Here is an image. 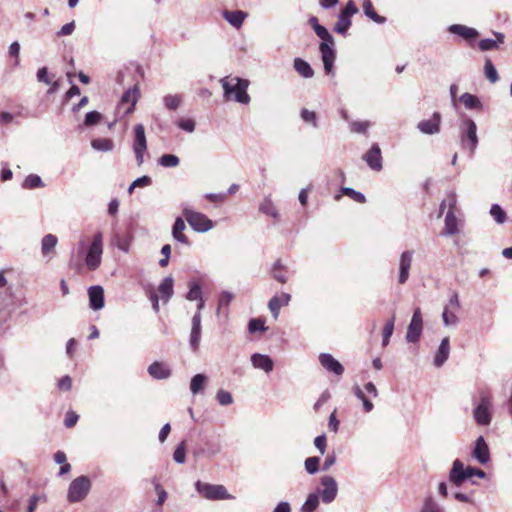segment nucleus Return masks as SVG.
<instances>
[{
	"label": "nucleus",
	"mask_w": 512,
	"mask_h": 512,
	"mask_svg": "<svg viewBox=\"0 0 512 512\" xmlns=\"http://www.w3.org/2000/svg\"><path fill=\"white\" fill-rule=\"evenodd\" d=\"M226 100L233 99L241 104H248L250 96L247 93L249 81L239 77H224L220 80Z\"/></svg>",
	"instance_id": "f257e3e1"
},
{
	"label": "nucleus",
	"mask_w": 512,
	"mask_h": 512,
	"mask_svg": "<svg viewBox=\"0 0 512 512\" xmlns=\"http://www.w3.org/2000/svg\"><path fill=\"white\" fill-rule=\"evenodd\" d=\"M460 143L470 156H473L478 146L477 125L471 118H466L460 124Z\"/></svg>",
	"instance_id": "f03ea898"
},
{
	"label": "nucleus",
	"mask_w": 512,
	"mask_h": 512,
	"mask_svg": "<svg viewBox=\"0 0 512 512\" xmlns=\"http://www.w3.org/2000/svg\"><path fill=\"white\" fill-rule=\"evenodd\" d=\"M182 214L190 227L196 232L205 233L211 230L214 226L213 221L205 214L194 211L187 206L182 208Z\"/></svg>",
	"instance_id": "7ed1b4c3"
},
{
	"label": "nucleus",
	"mask_w": 512,
	"mask_h": 512,
	"mask_svg": "<svg viewBox=\"0 0 512 512\" xmlns=\"http://www.w3.org/2000/svg\"><path fill=\"white\" fill-rule=\"evenodd\" d=\"M91 480L87 476L75 478L69 485L67 500L70 503H77L84 500L91 490Z\"/></svg>",
	"instance_id": "20e7f679"
},
{
	"label": "nucleus",
	"mask_w": 512,
	"mask_h": 512,
	"mask_svg": "<svg viewBox=\"0 0 512 512\" xmlns=\"http://www.w3.org/2000/svg\"><path fill=\"white\" fill-rule=\"evenodd\" d=\"M492 402L488 393L481 391L479 394V402L473 410L475 422L481 426H488L492 421Z\"/></svg>",
	"instance_id": "39448f33"
},
{
	"label": "nucleus",
	"mask_w": 512,
	"mask_h": 512,
	"mask_svg": "<svg viewBox=\"0 0 512 512\" xmlns=\"http://www.w3.org/2000/svg\"><path fill=\"white\" fill-rule=\"evenodd\" d=\"M102 254L103 235L101 232H97L93 237L92 243L89 246L85 257V264L90 271H94L100 266Z\"/></svg>",
	"instance_id": "423d86ee"
},
{
	"label": "nucleus",
	"mask_w": 512,
	"mask_h": 512,
	"mask_svg": "<svg viewBox=\"0 0 512 512\" xmlns=\"http://www.w3.org/2000/svg\"><path fill=\"white\" fill-rule=\"evenodd\" d=\"M195 488L198 493H200L204 498L209 500H222L232 498V496L227 492L226 488L223 485H213L203 483L200 480H198L195 483Z\"/></svg>",
	"instance_id": "0eeeda50"
},
{
	"label": "nucleus",
	"mask_w": 512,
	"mask_h": 512,
	"mask_svg": "<svg viewBox=\"0 0 512 512\" xmlns=\"http://www.w3.org/2000/svg\"><path fill=\"white\" fill-rule=\"evenodd\" d=\"M423 329V319L420 308H416L413 312L411 321L407 328L406 340L410 343L419 341Z\"/></svg>",
	"instance_id": "6e6552de"
},
{
	"label": "nucleus",
	"mask_w": 512,
	"mask_h": 512,
	"mask_svg": "<svg viewBox=\"0 0 512 512\" xmlns=\"http://www.w3.org/2000/svg\"><path fill=\"white\" fill-rule=\"evenodd\" d=\"M135 139L133 150L135 152L136 160L139 165L144 161V153L147 149V141L145 136V129L142 124H137L134 128Z\"/></svg>",
	"instance_id": "1a4fd4ad"
},
{
	"label": "nucleus",
	"mask_w": 512,
	"mask_h": 512,
	"mask_svg": "<svg viewBox=\"0 0 512 512\" xmlns=\"http://www.w3.org/2000/svg\"><path fill=\"white\" fill-rule=\"evenodd\" d=\"M321 484L323 486V489L320 492L322 501L326 504L333 502L338 492L335 479L332 476H323L321 478Z\"/></svg>",
	"instance_id": "9d476101"
},
{
	"label": "nucleus",
	"mask_w": 512,
	"mask_h": 512,
	"mask_svg": "<svg viewBox=\"0 0 512 512\" xmlns=\"http://www.w3.org/2000/svg\"><path fill=\"white\" fill-rule=\"evenodd\" d=\"M414 252L412 250L403 251L399 258V276L398 283L403 285L409 279Z\"/></svg>",
	"instance_id": "9b49d317"
},
{
	"label": "nucleus",
	"mask_w": 512,
	"mask_h": 512,
	"mask_svg": "<svg viewBox=\"0 0 512 512\" xmlns=\"http://www.w3.org/2000/svg\"><path fill=\"white\" fill-rule=\"evenodd\" d=\"M456 206V195L453 193L451 195L450 203H449V211L445 217V227L443 234L444 235H455L458 233L457 227V218L454 214V209Z\"/></svg>",
	"instance_id": "f8f14e48"
},
{
	"label": "nucleus",
	"mask_w": 512,
	"mask_h": 512,
	"mask_svg": "<svg viewBox=\"0 0 512 512\" xmlns=\"http://www.w3.org/2000/svg\"><path fill=\"white\" fill-rule=\"evenodd\" d=\"M468 479L469 476L466 472L464 464L459 459L454 460L452 468L449 472V481L454 486L460 487Z\"/></svg>",
	"instance_id": "ddd939ff"
},
{
	"label": "nucleus",
	"mask_w": 512,
	"mask_h": 512,
	"mask_svg": "<svg viewBox=\"0 0 512 512\" xmlns=\"http://www.w3.org/2000/svg\"><path fill=\"white\" fill-rule=\"evenodd\" d=\"M362 158L372 170H382V155L381 149L378 146V144H373L371 148L363 155Z\"/></svg>",
	"instance_id": "4468645a"
},
{
	"label": "nucleus",
	"mask_w": 512,
	"mask_h": 512,
	"mask_svg": "<svg viewBox=\"0 0 512 512\" xmlns=\"http://www.w3.org/2000/svg\"><path fill=\"white\" fill-rule=\"evenodd\" d=\"M441 115L434 112L428 120H422L417 124L419 131L426 135H434L440 132Z\"/></svg>",
	"instance_id": "2eb2a0df"
},
{
	"label": "nucleus",
	"mask_w": 512,
	"mask_h": 512,
	"mask_svg": "<svg viewBox=\"0 0 512 512\" xmlns=\"http://www.w3.org/2000/svg\"><path fill=\"white\" fill-rule=\"evenodd\" d=\"M319 362L325 370L335 375L340 376L344 372L343 365L329 353H321L319 355Z\"/></svg>",
	"instance_id": "dca6fc26"
},
{
	"label": "nucleus",
	"mask_w": 512,
	"mask_h": 512,
	"mask_svg": "<svg viewBox=\"0 0 512 512\" xmlns=\"http://www.w3.org/2000/svg\"><path fill=\"white\" fill-rule=\"evenodd\" d=\"M191 322L192 327L189 344L193 351H197L201 341V315L199 313H195Z\"/></svg>",
	"instance_id": "f3484780"
},
{
	"label": "nucleus",
	"mask_w": 512,
	"mask_h": 512,
	"mask_svg": "<svg viewBox=\"0 0 512 512\" xmlns=\"http://www.w3.org/2000/svg\"><path fill=\"white\" fill-rule=\"evenodd\" d=\"M472 456L480 464H487L490 461L489 448L483 436L477 438Z\"/></svg>",
	"instance_id": "a211bd4d"
},
{
	"label": "nucleus",
	"mask_w": 512,
	"mask_h": 512,
	"mask_svg": "<svg viewBox=\"0 0 512 512\" xmlns=\"http://www.w3.org/2000/svg\"><path fill=\"white\" fill-rule=\"evenodd\" d=\"M89 306L92 310H100L104 307V289L102 286L95 285L88 289Z\"/></svg>",
	"instance_id": "6ab92c4d"
},
{
	"label": "nucleus",
	"mask_w": 512,
	"mask_h": 512,
	"mask_svg": "<svg viewBox=\"0 0 512 512\" xmlns=\"http://www.w3.org/2000/svg\"><path fill=\"white\" fill-rule=\"evenodd\" d=\"M450 354V341L448 337H444L434 355L433 364L439 368L443 366Z\"/></svg>",
	"instance_id": "aec40b11"
},
{
	"label": "nucleus",
	"mask_w": 512,
	"mask_h": 512,
	"mask_svg": "<svg viewBox=\"0 0 512 512\" xmlns=\"http://www.w3.org/2000/svg\"><path fill=\"white\" fill-rule=\"evenodd\" d=\"M251 363L254 368L263 370L266 373H270L273 370V360L265 354L254 353L251 356Z\"/></svg>",
	"instance_id": "412c9836"
},
{
	"label": "nucleus",
	"mask_w": 512,
	"mask_h": 512,
	"mask_svg": "<svg viewBox=\"0 0 512 512\" xmlns=\"http://www.w3.org/2000/svg\"><path fill=\"white\" fill-rule=\"evenodd\" d=\"M291 299L290 294L288 293H282L280 296L275 295L273 296L269 302H268V308L271 311L273 317L275 319L278 318L279 311L282 306L288 305L289 301Z\"/></svg>",
	"instance_id": "4be33fe9"
},
{
	"label": "nucleus",
	"mask_w": 512,
	"mask_h": 512,
	"mask_svg": "<svg viewBox=\"0 0 512 512\" xmlns=\"http://www.w3.org/2000/svg\"><path fill=\"white\" fill-rule=\"evenodd\" d=\"M149 375L157 380L167 379L171 375V370L163 362L155 361L148 367Z\"/></svg>",
	"instance_id": "5701e85b"
},
{
	"label": "nucleus",
	"mask_w": 512,
	"mask_h": 512,
	"mask_svg": "<svg viewBox=\"0 0 512 512\" xmlns=\"http://www.w3.org/2000/svg\"><path fill=\"white\" fill-rule=\"evenodd\" d=\"M186 229V225L184 222V219L182 217H177L174 221V224L172 226V237L175 241L184 244L189 245V239L184 234V230Z\"/></svg>",
	"instance_id": "b1692460"
},
{
	"label": "nucleus",
	"mask_w": 512,
	"mask_h": 512,
	"mask_svg": "<svg viewBox=\"0 0 512 512\" xmlns=\"http://www.w3.org/2000/svg\"><path fill=\"white\" fill-rule=\"evenodd\" d=\"M448 31L466 40H472L479 35L476 29L467 27L462 24H452L448 27Z\"/></svg>",
	"instance_id": "393cba45"
},
{
	"label": "nucleus",
	"mask_w": 512,
	"mask_h": 512,
	"mask_svg": "<svg viewBox=\"0 0 512 512\" xmlns=\"http://www.w3.org/2000/svg\"><path fill=\"white\" fill-rule=\"evenodd\" d=\"M139 98V87L138 85H134L132 88H129L121 98V105L123 106L126 103H130L129 107L125 110V114H130L138 101Z\"/></svg>",
	"instance_id": "a878e982"
},
{
	"label": "nucleus",
	"mask_w": 512,
	"mask_h": 512,
	"mask_svg": "<svg viewBox=\"0 0 512 512\" xmlns=\"http://www.w3.org/2000/svg\"><path fill=\"white\" fill-rule=\"evenodd\" d=\"M173 285L174 281L173 278L168 276L165 277L162 282L158 286V292L160 293V297L163 300L164 303H167L169 299L173 295Z\"/></svg>",
	"instance_id": "bb28decb"
},
{
	"label": "nucleus",
	"mask_w": 512,
	"mask_h": 512,
	"mask_svg": "<svg viewBox=\"0 0 512 512\" xmlns=\"http://www.w3.org/2000/svg\"><path fill=\"white\" fill-rule=\"evenodd\" d=\"M246 16H247L246 13L241 10H236V11L226 10L223 12L224 19L235 28L241 27Z\"/></svg>",
	"instance_id": "cd10ccee"
},
{
	"label": "nucleus",
	"mask_w": 512,
	"mask_h": 512,
	"mask_svg": "<svg viewBox=\"0 0 512 512\" xmlns=\"http://www.w3.org/2000/svg\"><path fill=\"white\" fill-rule=\"evenodd\" d=\"M293 66L296 72L304 78H312L314 75L311 65L301 58H295Z\"/></svg>",
	"instance_id": "c85d7f7f"
},
{
	"label": "nucleus",
	"mask_w": 512,
	"mask_h": 512,
	"mask_svg": "<svg viewBox=\"0 0 512 512\" xmlns=\"http://www.w3.org/2000/svg\"><path fill=\"white\" fill-rule=\"evenodd\" d=\"M460 101L463 103V105L465 106L466 109H469V110H472V109L481 110L482 109V103L476 95H473L470 93H463L460 96Z\"/></svg>",
	"instance_id": "c756f323"
},
{
	"label": "nucleus",
	"mask_w": 512,
	"mask_h": 512,
	"mask_svg": "<svg viewBox=\"0 0 512 512\" xmlns=\"http://www.w3.org/2000/svg\"><path fill=\"white\" fill-rule=\"evenodd\" d=\"M363 11L364 14L375 23L384 24L386 22V18L384 16H380L376 13L370 0H365L363 2Z\"/></svg>",
	"instance_id": "7c9ffc66"
},
{
	"label": "nucleus",
	"mask_w": 512,
	"mask_h": 512,
	"mask_svg": "<svg viewBox=\"0 0 512 512\" xmlns=\"http://www.w3.org/2000/svg\"><path fill=\"white\" fill-rule=\"evenodd\" d=\"M207 381L208 378L204 374L200 373L194 375L190 382V391L192 392V394L196 395L200 393L204 389Z\"/></svg>",
	"instance_id": "2f4dec72"
},
{
	"label": "nucleus",
	"mask_w": 512,
	"mask_h": 512,
	"mask_svg": "<svg viewBox=\"0 0 512 512\" xmlns=\"http://www.w3.org/2000/svg\"><path fill=\"white\" fill-rule=\"evenodd\" d=\"M57 237L53 234H47L42 238L41 251L43 255H48L57 245Z\"/></svg>",
	"instance_id": "473e14b6"
},
{
	"label": "nucleus",
	"mask_w": 512,
	"mask_h": 512,
	"mask_svg": "<svg viewBox=\"0 0 512 512\" xmlns=\"http://www.w3.org/2000/svg\"><path fill=\"white\" fill-rule=\"evenodd\" d=\"M353 394L359 399L362 404L365 412H371L374 408L373 403L366 397L364 391L358 384H355L352 388Z\"/></svg>",
	"instance_id": "72a5a7b5"
},
{
	"label": "nucleus",
	"mask_w": 512,
	"mask_h": 512,
	"mask_svg": "<svg viewBox=\"0 0 512 512\" xmlns=\"http://www.w3.org/2000/svg\"><path fill=\"white\" fill-rule=\"evenodd\" d=\"M352 24L351 18L348 16L343 15L342 13H339L338 20L336 22V25L334 27V31L341 34L346 35L348 29L350 28Z\"/></svg>",
	"instance_id": "f704fd0d"
},
{
	"label": "nucleus",
	"mask_w": 512,
	"mask_h": 512,
	"mask_svg": "<svg viewBox=\"0 0 512 512\" xmlns=\"http://www.w3.org/2000/svg\"><path fill=\"white\" fill-rule=\"evenodd\" d=\"M319 505V495L311 493L301 507V512H314Z\"/></svg>",
	"instance_id": "c9c22d12"
},
{
	"label": "nucleus",
	"mask_w": 512,
	"mask_h": 512,
	"mask_svg": "<svg viewBox=\"0 0 512 512\" xmlns=\"http://www.w3.org/2000/svg\"><path fill=\"white\" fill-rule=\"evenodd\" d=\"M163 103L168 110H176L182 103V97L178 94H168L163 97Z\"/></svg>",
	"instance_id": "e433bc0d"
},
{
	"label": "nucleus",
	"mask_w": 512,
	"mask_h": 512,
	"mask_svg": "<svg viewBox=\"0 0 512 512\" xmlns=\"http://www.w3.org/2000/svg\"><path fill=\"white\" fill-rule=\"evenodd\" d=\"M259 210L260 212L275 219L279 217V213L270 198L264 199V201L260 204Z\"/></svg>",
	"instance_id": "4c0bfd02"
},
{
	"label": "nucleus",
	"mask_w": 512,
	"mask_h": 512,
	"mask_svg": "<svg viewBox=\"0 0 512 512\" xmlns=\"http://www.w3.org/2000/svg\"><path fill=\"white\" fill-rule=\"evenodd\" d=\"M324 70L327 75L333 74V66L336 59V52H324L321 53Z\"/></svg>",
	"instance_id": "58836bf2"
},
{
	"label": "nucleus",
	"mask_w": 512,
	"mask_h": 512,
	"mask_svg": "<svg viewBox=\"0 0 512 512\" xmlns=\"http://www.w3.org/2000/svg\"><path fill=\"white\" fill-rule=\"evenodd\" d=\"M484 74L491 83H496L499 80L498 72L490 59L485 61Z\"/></svg>",
	"instance_id": "ea45409f"
},
{
	"label": "nucleus",
	"mask_w": 512,
	"mask_h": 512,
	"mask_svg": "<svg viewBox=\"0 0 512 512\" xmlns=\"http://www.w3.org/2000/svg\"><path fill=\"white\" fill-rule=\"evenodd\" d=\"M43 186H44V183H43L42 179L40 178V176H38L36 174L28 175L22 184V187L25 189H35V188H39V187H43Z\"/></svg>",
	"instance_id": "a19ab883"
},
{
	"label": "nucleus",
	"mask_w": 512,
	"mask_h": 512,
	"mask_svg": "<svg viewBox=\"0 0 512 512\" xmlns=\"http://www.w3.org/2000/svg\"><path fill=\"white\" fill-rule=\"evenodd\" d=\"M456 312L454 310L449 309V307H444L442 313V319L445 326H455L457 325L459 319L456 316Z\"/></svg>",
	"instance_id": "79ce46f5"
},
{
	"label": "nucleus",
	"mask_w": 512,
	"mask_h": 512,
	"mask_svg": "<svg viewBox=\"0 0 512 512\" xmlns=\"http://www.w3.org/2000/svg\"><path fill=\"white\" fill-rule=\"evenodd\" d=\"M91 146L95 150L107 152V151L112 150L113 143L110 139L99 138V139L92 140Z\"/></svg>",
	"instance_id": "37998d69"
},
{
	"label": "nucleus",
	"mask_w": 512,
	"mask_h": 512,
	"mask_svg": "<svg viewBox=\"0 0 512 512\" xmlns=\"http://www.w3.org/2000/svg\"><path fill=\"white\" fill-rule=\"evenodd\" d=\"M179 158L176 155L173 154H163L158 159V164L163 167H176L179 165Z\"/></svg>",
	"instance_id": "c03bdc74"
},
{
	"label": "nucleus",
	"mask_w": 512,
	"mask_h": 512,
	"mask_svg": "<svg viewBox=\"0 0 512 512\" xmlns=\"http://www.w3.org/2000/svg\"><path fill=\"white\" fill-rule=\"evenodd\" d=\"M341 193L352 198L354 201L358 202V203H365L366 202V197L363 193L361 192H358L356 190H354L353 188H350V187H342L341 188Z\"/></svg>",
	"instance_id": "a18cd8bd"
},
{
	"label": "nucleus",
	"mask_w": 512,
	"mask_h": 512,
	"mask_svg": "<svg viewBox=\"0 0 512 512\" xmlns=\"http://www.w3.org/2000/svg\"><path fill=\"white\" fill-rule=\"evenodd\" d=\"M394 322H395V316H392V318L387 321L383 327V338H382V345L386 346L388 345L390 341V337L393 334L394 331Z\"/></svg>",
	"instance_id": "49530a36"
},
{
	"label": "nucleus",
	"mask_w": 512,
	"mask_h": 512,
	"mask_svg": "<svg viewBox=\"0 0 512 512\" xmlns=\"http://www.w3.org/2000/svg\"><path fill=\"white\" fill-rule=\"evenodd\" d=\"M189 286H190V289H189L188 293L186 294L187 300H189V301L196 300L197 301L198 299L203 297L201 287L197 282H191Z\"/></svg>",
	"instance_id": "de8ad7c7"
},
{
	"label": "nucleus",
	"mask_w": 512,
	"mask_h": 512,
	"mask_svg": "<svg viewBox=\"0 0 512 512\" xmlns=\"http://www.w3.org/2000/svg\"><path fill=\"white\" fill-rule=\"evenodd\" d=\"M322 41L320 43V46H319V50L321 53H324V52H335V49H334V38L333 36L328 33L326 37H323V38H320Z\"/></svg>",
	"instance_id": "09e8293b"
},
{
	"label": "nucleus",
	"mask_w": 512,
	"mask_h": 512,
	"mask_svg": "<svg viewBox=\"0 0 512 512\" xmlns=\"http://www.w3.org/2000/svg\"><path fill=\"white\" fill-rule=\"evenodd\" d=\"M490 214L498 224H503L506 221V213L498 204L491 206Z\"/></svg>",
	"instance_id": "8fccbe9b"
},
{
	"label": "nucleus",
	"mask_w": 512,
	"mask_h": 512,
	"mask_svg": "<svg viewBox=\"0 0 512 512\" xmlns=\"http://www.w3.org/2000/svg\"><path fill=\"white\" fill-rule=\"evenodd\" d=\"M421 512H444V509L431 497L425 499Z\"/></svg>",
	"instance_id": "3c124183"
},
{
	"label": "nucleus",
	"mask_w": 512,
	"mask_h": 512,
	"mask_svg": "<svg viewBox=\"0 0 512 512\" xmlns=\"http://www.w3.org/2000/svg\"><path fill=\"white\" fill-rule=\"evenodd\" d=\"M319 463H320L319 457H316V456L308 457L304 463L307 473L312 474V475L317 473L319 470Z\"/></svg>",
	"instance_id": "603ef678"
},
{
	"label": "nucleus",
	"mask_w": 512,
	"mask_h": 512,
	"mask_svg": "<svg viewBox=\"0 0 512 512\" xmlns=\"http://www.w3.org/2000/svg\"><path fill=\"white\" fill-rule=\"evenodd\" d=\"M216 399L222 406H227L233 403V397L231 393L223 389L218 390Z\"/></svg>",
	"instance_id": "864d4df0"
},
{
	"label": "nucleus",
	"mask_w": 512,
	"mask_h": 512,
	"mask_svg": "<svg viewBox=\"0 0 512 512\" xmlns=\"http://www.w3.org/2000/svg\"><path fill=\"white\" fill-rule=\"evenodd\" d=\"M234 298V295L231 293V292H228V291H223L221 292L220 296H219V300H218V311H220V309L222 308H227L230 303L232 302Z\"/></svg>",
	"instance_id": "5fc2aeb1"
},
{
	"label": "nucleus",
	"mask_w": 512,
	"mask_h": 512,
	"mask_svg": "<svg viewBox=\"0 0 512 512\" xmlns=\"http://www.w3.org/2000/svg\"><path fill=\"white\" fill-rule=\"evenodd\" d=\"M301 118L304 122L312 124L314 128L318 127L317 116L314 111L308 109H302Z\"/></svg>",
	"instance_id": "6e6d98bb"
},
{
	"label": "nucleus",
	"mask_w": 512,
	"mask_h": 512,
	"mask_svg": "<svg viewBox=\"0 0 512 512\" xmlns=\"http://www.w3.org/2000/svg\"><path fill=\"white\" fill-rule=\"evenodd\" d=\"M173 459L175 462L179 464H183L186 459V452H185V443L181 442L175 449L173 453Z\"/></svg>",
	"instance_id": "4d7b16f0"
},
{
	"label": "nucleus",
	"mask_w": 512,
	"mask_h": 512,
	"mask_svg": "<svg viewBox=\"0 0 512 512\" xmlns=\"http://www.w3.org/2000/svg\"><path fill=\"white\" fill-rule=\"evenodd\" d=\"M370 127L369 121H353L350 123V129L355 133H366L367 129Z\"/></svg>",
	"instance_id": "13d9d810"
},
{
	"label": "nucleus",
	"mask_w": 512,
	"mask_h": 512,
	"mask_svg": "<svg viewBox=\"0 0 512 512\" xmlns=\"http://www.w3.org/2000/svg\"><path fill=\"white\" fill-rule=\"evenodd\" d=\"M248 330L250 333L265 331V323L262 319H251L248 323Z\"/></svg>",
	"instance_id": "bf43d9fd"
},
{
	"label": "nucleus",
	"mask_w": 512,
	"mask_h": 512,
	"mask_svg": "<svg viewBox=\"0 0 512 512\" xmlns=\"http://www.w3.org/2000/svg\"><path fill=\"white\" fill-rule=\"evenodd\" d=\"M152 483L154 484L155 491L158 495L157 499V505L161 506L167 499V492L162 488V486L156 481V479H153Z\"/></svg>",
	"instance_id": "052dcab7"
},
{
	"label": "nucleus",
	"mask_w": 512,
	"mask_h": 512,
	"mask_svg": "<svg viewBox=\"0 0 512 512\" xmlns=\"http://www.w3.org/2000/svg\"><path fill=\"white\" fill-rule=\"evenodd\" d=\"M100 119H101V114L99 112L91 111L85 115L84 124L86 126H93V125L97 124Z\"/></svg>",
	"instance_id": "680f3d73"
},
{
	"label": "nucleus",
	"mask_w": 512,
	"mask_h": 512,
	"mask_svg": "<svg viewBox=\"0 0 512 512\" xmlns=\"http://www.w3.org/2000/svg\"><path fill=\"white\" fill-rule=\"evenodd\" d=\"M358 11L359 9L356 6L355 2L353 0H349L340 13L351 18L353 15L358 13Z\"/></svg>",
	"instance_id": "e2e57ef3"
},
{
	"label": "nucleus",
	"mask_w": 512,
	"mask_h": 512,
	"mask_svg": "<svg viewBox=\"0 0 512 512\" xmlns=\"http://www.w3.org/2000/svg\"><path fill=\"white\" fill-rule=\"evenodd\" d=\"M177 126L188 133L195 130V122L192 119H181L177 122Z\"/></svg>",
	"instance_id": "0e129e2a"
},
{
	"label": "nucleus",
	"mask_w": 512,
	"mask_h": 512,
	"mask_svg": "<svg viewBox=\"0 0 512 512\" xmlns=\"http://www.w3.org/2000/svg\"><path fill=\"white\" fill-rule=\"evenodd\" d=\"M478 46L481 51H488V50L498 48L497 41H495L494 39H490V38L480 40Z\"/></svg>",
	"instance_id": "69168bd1"
},
{
	"label": "nucleus",
	"mask_w": 512,
	"mask_h": 512,
	"mask_svg": "<svg viewBox=\"0 0 512 512\" xmlns=\"http://www.w3.org/2000/svg\"><path fill=\"white\" fill-rule=\"evenodd\" d=\"M161 254L164 256L159 260V265L161 267H166L169 263L170 254H171V246L169 244H165L161 248Z\"/></svg>",
	"instance_id": "338daca9"
},
{
	"label": "nucleus",
	"mask_w": 512,
	"mask_h": 512,
	"mask_svg": "<svg viewBox=\"0 0 512 512\" xmlns=\"http://www.w3.org/2000/svg\"><path fill=\"white\" fill-rule=\"evenodd\" d=\"M326 444H327V439L324 434L319 435L314 439V445L319 450L321 455H324V453L326 451Z\"/></svg>",
	"instance_id": "774afa93"
}]
</instances>
